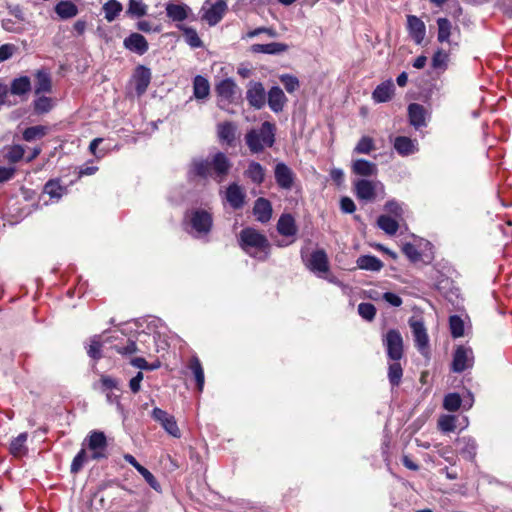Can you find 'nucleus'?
<instances>
[{
    "mask_svg": "<svg viewBox=\"0 0 512 512\" xmlns=\"http://www.w3.org/2000/svg\"><path fill=\"white\" fill-rule=\"evenodd\" d=\"M232 168V162L223 152L215 153L211 159L195 158L190 164L189 174L202 179L212 178L222 183Z\"/></svg>",
    "mask_w": 512,
    "mask_h": 512,
    "instance_id": "nucleus-1",
    "label": "nucleus"
},
{
    "mask_svg": "<svg viewBox=\"0 0 512 512\" xmlns=\"http://www.w3.org/2000/svg\"><path fill=\"white\" fill-rule=\"evenodd\" d=\"M239 243L241 248L252 257L264 261L269 256L271 245L267 237L254 228L242 229L239 235Z\"/></svg>",
    "mask_w": 512,
    "mask_h": 512,
    "instance_id": "nucleus-2",
    "label": "nucleus"
},
{
    "mask_svg": "<svg viewBox=\"0 0 512 512\" xmlns=\"http://www.w3.org/2000/svg\"><path fill=\"white\" fill-rule=\"evenodd\" d=\"M275 124L265 121L258 129H251L245 135V142L253 154L264 151L265 147H272L275 143Z\"/></svg>",
    "mask_w": 512,
    "mask_h": 512,
    "instance_id": "nucleus-3",
    "label": "nucleus"
},
{
    "mask_svg": "<svg viewBox=\"0 0 512 512\" xmlns=\"http://www.w3.org/2000/svg\"><path fill=\"white\" fill-rule=\"evenodd\" d=\"M192 235L196 238L207 236L213 226L212 214L204 209H195L190 214L189 219Z\"/></svg>",
    "mask_w": 512,
    "mask_h": 512,
    "instance_id": "nucleus-4",
    "label": "nucleus"
},
{
    "mask_svg": "<svg viewBox=\"0 0 512 512\" xmlns=\"http://www.w3.org/2000/svg\"><path fill=\"white\" fill-rule=\"evenodd\" d=\"M83 445H87V448L91 451L89 456L92 460H101L108 457L107 447L108 442L106 435L102 431L94 430L86 437Z\"/></svg>",
    "mask_w": 512,
    "mask_h": 512,
    "instance_id": "nucleus-5",
    "label": "nucleus"
},
{
    "mask_svg": "<svg viewBox=\"0 0 512 512\" xmlns=\"http://www.w3.org/2000/svg\"><path fill=\"white\" fill-rule=\"evenodd\" d=\"M408 324L411 328L416 348L424 357H428L429 337L424 322L421 319L411 317Z\"/></svg>",
    "mask_w": 512,
    "mask_h": 512,
    "instance_id": "nucleus-6",
    "label": "nucleus"
},
{
    "mask_svg": "<svg viewBox=\"0 0 512 512\" xmlns=\"http://www.w3.org/2000/svg\"><path fill=\"white\" fill-rule=\"evenodd\" d=\"M202 20L207 22L210 26H215L224 17L227 11V4L225 0H216L212 3L210 0H206L201 8Z\"/></svg>",
    "mask_w": 512,
    "mask_h": 512,
    "instance_id": "nucleus-7",
    "label": "nucleus"
},
{
    "mask_svg": "<svg viewBox=\"0 0 512 512\" xmlns=\"http://www.w3.org/2000/svg\"><path fill=\"white\" fill-rule=\"evenodd\" d=\"M387 356L393 361H399L403 357V338L397 329H390L383 338Z\"/></svg>",
    "mask_w": 512,
    "mask_h": 512,
    "instance_id": "nucleus-8",
    "label": "nucleus"
},
{
    "mask_svg": "<svg viewBox=\"0 0 512 512\" xmlns=\"http://www.w3.org/2000/svg\"><path fill=\"white\" fill-rule=\"evenodd\" d=\"M152 418L159 422L163 429L171 436L175 438L181 437V432L174 416L156 407L152 410Z\"/></svg>",
    "mask_w": 512,
    "mask_h": 512,
    "instance_id": "nucleus-9",
    "label": "nucleus"
},
{
    "mask_svg": "<svg viewBox=\"0 0 512 512\" xmlns=\"http://www.w3.org/2000/svg\"><path fill=\"white\" fill-rule=\"evenodd\" d=\"M246 99L249 105L255 109H261L266 102V92L260 82L250 81L248 83Z\"/></svg>",
    "mask_w": 512,
    "mask_h": 512,
    "instance_id": "nucleus-10",
    "label": "nucleus"
},
{
    "mask_svg": "<svg viewBox=\"0 0 512 512\" xmlns=\"http://www.w3.org/2000/svg\"><path fill=\"white\" fill-rule=\"evenodd\" d=\"M472 350L464 346H458L453 355L452 370L461 373L472 366Z\"/></svg>",
    "mask_w": 512,
    "mask_h": 512,
    "instance_id": "nucleus-11",
    "label": "nucleus"
},
{
    "mask_svg": "<svg viewBox=\"0 0 512 512\" xmlns=\"http://www.w3.org/2000/svg\"><path fill=\"white\" fill-rule=\"evenodd\" d=\"M274 176L277 185L285 190H290L293 186L295 174L285 163H277L274 169Z\"/></svg>",
    "mask_w": 512,
    "mask_h": 512,
    "instance_id": "nucleus-12",
    "label": "nucleus"
},
{
    "mask_svg": "<svg viewBox=\"0 0 512 512\" xmlns=\"http://www.w3.org/2000/svg\"><path fill=\"white\" fill-rule=\"evenodd\" d=\"M151 70L144 65H138L134 71L133 79L135 82V91L138 96L143 95L151 81Z\"/></svg>",
    "mask_w": 512,
    "mask_h": 512,
    "instance_id": "nucleus-13",
    "label": "nucleus"
},
{
    "mask_svg": "<svg viewBox=\"0 0 512 512\" xmlns=\"http://www.w3.org/2000/svg\"><path fill=\"white\" fill-rule=\"evenodd\" d=\"M9 91L10 95L13 97L12 99H16L15 97H19L20 101H25L27 99V95L31 91L30 78L28 76L14 78L11 81Z\"/></svg>",
    "mask_w": 512,
    "mask_h": 512,
    "instance_id": "nucleus-14",
    "label": "nucleus"
},
{
    "mask_svg": "<svg viewBox=\"0 0 512 512\" xmlns=\"http://www.w3.org/2000/svg\"><path fill=\"white\" fill-rule=\"evenodd\" d=\"M123 45L129 51L138 55L145 54L149 49V44L146 38L142 34L136 32L131 33L128 37H126L123 41Z\"/></svg>",
    "mask_w": 512,
    "mask_h": 512,
    "instance_id": "nucleus-15",
    "label": "nucleus"
},
{
    "mask_svg": "<svg viewBox=\"0 0 512 512\" xmlns=\"http://www.w3.org/2000/svg\"><path fill=\"white\" fill-rule=\"evenodd\" d=\"M307 267L313 272L326 273L329 271V261L326 252L318 249L311 253Z\"/></svg>",
    "mask_w": 512,
    "mask_h": 512,
    "instance_id": "nucleus-16",
    "label": "nucleus"
},
{
    "mask_svg": "<svg viewBox=\"0 0 512 512\" xmlns=\"http://www.w3.org/2000/svg\"><path fill=\"white\" fill-rule=\"evenodd\" d=\"M407 28L412 39L417 44H421L426 34V27L424 22L415 15H408Z\"/></svg>",
    "mask_w": 512,
    "mask_h": 512,
    "instance_id": "nucleus-17",
    "label": "nucleus"
},
{
    "mask_svg": "<svg viewBox=\"0 0 512 512\" xmlns=\"http://www.w3.org/2000/svg\"><path fill=\"white\" fill-rule=\"evenodd\" d=\"M236 125L231 121L217 124V136L220 142L234 146L236 140Z\"/></svg>",
    "mask_w": 512,
    "mask_h": 512,
    "instance_id": "nucleus-18",
    "label": "nucleus"
},
{
    "mask_svg": "<svg viewBox=\"0 0 512 512\" xmlns=\"http://www.w3.org/2000/svg\"><path fill=\"white\" fill-rule=\"evenodd\" d=\"M272 212V205L268 199L259 197L255 200L253 214L259 222L267 223L270 221Z\"/></svg>",
    "mask_w": 512,
    "mask_h": 512,
    "instance_id": "nucleus-19",
    "label": "nucleus"
},
{
    "mask_svg": "<svg viewBox=\"0 0 512 512\" xmlns=\"http://www.w3.org/2000/svg\"><path fill=\"white\" fill-rule=\"evenodd\" d=\"M226 200L235 209H241L245 203V193L237 183H231L226 189Z\"/></svg>",
    "mask_w": 512,
    "mask_h": 512,
    "instance_id": "nucleus-20",
    "label": "nucleus"
},
{
    "mask_svg": "<svg viewBox=\"0 0 512 512\" xmlns=\"http://www.w3.org/2000/svg\"><path fill=\"white\" fill-rule=\"evenodd\" d=\"M267 100H268V105H269L270 109L273 112L278 113L283 110L284 105L287 101V98L280 87L273 86L268 91Z\"/></svg>",
    "mask_w": 512,
    "mask_h": 512,
    "instance_id": "nucleus-21",
    "label": "nucleus"
},
{
    "mask_svg": "<svg viewBox=\"0 0 512 512\" xmlns=\"http://www.w3.org/2000/svg\"><path fill=\"white\" fill-rule=\"evenodd\" d=\"M395 86L392 80H387L379 84L372 92V99L376 103H385L391 100L394 94Z\"/></svg>",
    "mask_w": 512,
    "mask_h": 512,
    "instance_id": "nucleus-22",
    "label": "nucleus"
},
{
    "mask_svg": "<svg viewBox=\"0 0 512 512\" xmlns=\"http://www.w3.org/2000/svg\"><path fill=\"white\" fill-rule=\"evenodd\" d=\"M355 194L358 199L372 201L376 196L375 185L370 180H358L355 182Z\"/></svg>",
    "mask_w": 512,
    "mask_h": 512,
    "instance_id": "nucleus-23",
    "label": "nucleus"
},
{
    "mask_svg": "<svg viewBox=\"0 0 512 512\" xmlns=\"http://www.w3.org/2000/svg\"><path fill=\"white\" fill-rule=\"evenodd\" d=\"M277 231L282 236H295L298 229L294 217L288 213L282 214L277 222Z\"/></svg>",
    "mask_w": 512,
    "mask_h": 512,
    "instance_id": "nucleus-24",
    "label": "nucleus"
},
{
    "mask_svg": "<svg viewBox=\"0 0 512 512\" xmlns=\"http://www.w3.org/2000/svg\"><path fill=\"white\" fill-rule=\"evenodd\" d=\"M24 152L21 145L6 146L0 151V163L15 164L23 158Z\"/></svg>",
    "mask_w": 512,
    "mask_h": 512,
    "instance_id": "nucleus-25",
    "label": "nucleus"
},
{
    "mask_svg": "<svg viewBox=\"0 0 512 512\" xmlns=\"http://www.w3.org/2000/svg\"><path fill=\"white\" fill-rule=\"evenodd\" d=\"M289 46L285 43L272 42L268 44H253L250 47L253 53H263L270 55H278L288 50Z\"/></svg>",
    "mask_w": 512,
    "mask_h": 512,
    "instance_id": "nucleus-26",
    "label": "nucleus"
},
{
    "mask_svg": "<svg viewBox=\"0 0 512 512\" xmlns=\"http://www.w3.org/2000/svg\"><path fill=\"white\" fill-rule=\"evenodd\" d=\"M460 455L469 461H473L477 454V444L471 437H462L457 440Z\"/></svg>",
    "mask_w": 512,
    "mask_h": 512,
    "instance_id": "nucleus-27",
    "label": "nucleus"
},
{
    "mask_svg": "<svg viewBox=\"0 0 512 512\" xmlns=\"http://www.w3.org/2000/svg\"><path fill=\"white\" fill-rule=\"evenodd\" d=\"M425 108L418 103H411L408 106L409 122L415 128L425 126Z\"/></svg>",
    "mask_w": 512,
    "mask_h": 512,
    "instance_id": "nucleus-28",
    "label": "nucleus"
},
{
    "mask_svg": "<svg viewBox=\"0 0 512 512\" xmlns=\"http://www.w3.org/2000/svg\"><path fill=\"white\" fill-rule=\"evenodd\" d=\"M236 84L231 78L221 80L215 87V91L219 97L231 102L236 92Z\"/></svg>",
    "mask_w": 512,
    "mask_h": 512,
    "instance_id": "nucleus-29",
    "label": "nucleus"
},
{
    "mask_svg": "<svg viewBox=\"0 0 512 512\" xmlns=\"http://www.w3.org/2000/svg\"><path fill=\"white\" fill-rule=\"evenodd\" d=\"M244 176L250 179L252 183L260 185L265 180V168L260 163L251 161L244 171Z\"/></svg>",
    "mask_w": 512,
    "mask_h": 512,
    "instance_id": "nucleus-30",
    "label": "nucleus"
},
{
    "mask_svg": "<svg viewBox=\"0 0 512 512\" xmlns=\"http://www.w3.org/2000/svg\"><path fill=\"white\" fill-rule=\"evenodd\" d=\"M52 90V81L49 72L45 70H38L35 75V88L36 95L41 93H49Z\"/></svg>",
    "mask_w": 512,
    "mask_h": 512,
    "instance_id": "nucleus-31",
    "label": "nucleus"
},
{
    "mask_svg": "<svg viewBox=\"0 0 512 512\" xmlns=\"http://www.w3.org/2000/svg\"><path fill=\"white\" fill-rule=\"evenodd\" d=\"M357 267L362 270L378 272L384 264L383 262L374 255H362L356 261Z\"/></svg>",
    "mask_w": 512,
    "mask_h": 512,
    "instance_id": "nucleus-32",
    "label": "nucleus"
},
{
    "mask_svg": "<svg viewBox=\"0 0 512 512\" xmlns=\"http://www.w3.org/2000/svg\"><path fill=\"white\" fill-rule=\"evenodd\" d=\"M352 171L356 175L369 177L377 173V166L368 160L357 159L352 164Z\"/></svg>",
    "mask_w": 512,
    "mask_h": 512,
    "instance_id": "nucleus-33",
    "label": "nucleus"
},
{
    "mask_svg": "<svg viewBox=\"0 0 512 512\" xmlns=\"http://www.w3.org/2000/svg\"><path fill=\"white\" fill-rule=\"evenodd\" d=\"M210 94L209 81L201 76L197 75L193 79V95L198 100L206 99Z\"/></svg>",
    "mask_w": 512,
    "mask_h": 512,
    "instance_id": "nucleus-34",
    "label": "nucleus"
},
{
    "mask_svg": "<svg viewBox=\"0 0 512 512\" xmlns=\"http://www.w3.org/2000/svg\"><path fill=\"white\" fill-rule=\"evenodd\" d=\"M188 368L191 370V372L194 375L198 391L201 392L204 387L205 376H204V370H203L202 364L197 356H193L190 359Z\"/></svg>",
    "mask_w": 512,
    "mask_h": 512,
    "instance_id": "nucleus-35",
    "label": "nucleus"
},
{
    "mask_svg": "<svg viewBox=\"0 0 512 512\" xmlns=\"http://www.w3.org/2000/svg\"><path fill=\"white\" fill-rule=\"evenodd\" d=\"M189 7L185 4L168 3L166 14L173 21H183L188 17Z\"/></svg>",
    "mask_w": 512,
    "mask_h": 512,
    "instance_id": "nucleus-36",
    "label": "nucleus"
},
{
    "mask_svg": "<svg viewBox=\"0 0 512 512\" xmlns=\"http://www.w3.org/2000/svg\"><path fill=\"white\" fill-rule=\"evenodd\" d=\"M394 148L398 154L408 156L415 152L414 142L406 136H398L394 140Z\"/></svg>",
    "mask_w": 512,
    "mask_h": 512,
    "instance_id": "nucleus-37",
    "label": "nucleus"
},
{
    "mask_svg": "<svg viewBox=\"0 0 512 512\" xmlns=\"http://www.w3.org/2000/svg\"><path fill=\"white\" fill-rule=\"evenodd\" d=\"M55 12L61 19H70L78 14V7L71 1H60L55 6Z\"/></svg>",
    "mask_w": 512,
    "mask_h": 512,
    "instance_id": "nucleus-38",
    "label": "nucleus"
},
{
    "mask_svg": "<svg viewBox=\"0 0 512 512\" xmlns=\"http://www.w3.org/2000/svg\"><path fill=\"white\" fill-rule=\"evenodd\" d=\"M28 434L26 432L20 433L16 438H14L9 447V451L13 456H21L26 453L27 448L25 443L27 441Z\"/></svg>",
    "mask_w": 512,
    "mask_h": 512,
    "instance_id": "nucleus-39",
    "label": "nucleus"
},
{
    "mask_svg": "<svg viewBox=\"0 0 512 512\" xmlns=\"http://www.w3.org/2000/svg\"><path fill=\"white\" fill-rule=\"evenodd\" d=\"M377 225L389 235H394L399 228L397 220L387 215H380L377 219Z\"/></svg>",
    "mask_w": 512,
    "mask_h": 512,
    "instance_id": "nucleus-40",
    "label": "nucleus"
},
{
    "mask_svg": "<svg viewBox=\"0 0 512 512\" xmlns=\"http://www.w3.org/2000/svg\"><path fill=\"white\" fill-rule=\"evenodd\" d=\"M123 7L122 4L117 0H108L103 5V11L105 14V19L108 22H112L116 19V17L120 14Z\"/></svg>",
    "mask_w": 512,
    "mask_h": 512,
    "instance_id": "nucleus-41",
    "label": "nucleus"
},
{
    "mask_svg": "<svg viewBox=\"0 0 512 512\" xmlns=\"http://www.w3.org/2000/svg\"><path fill=\"white\" fill-rule=\"evenodd\" d=\"M126 14L132 18H140L147 14V5L140 0H129Z\"/></svg>",
    "mask_w": 512,
    "mask_h": 512,
    "instance_id": "nucleus-42",
    "label": "nucleus"
},
{
    "mask_svg": "<svg viewBox=\"0 0 512 512\" xmlns=\"http://www.w3.org/2000/svg\"><path fill=\"white\" fill-rule=\"evenodd\" d=\"M102 342H101V336L100 335H94L90 339V344L87 347V354L90 358H92L94 361L100 360L102 355Z\"/></svg>",
    "mask_w": 512,
    "mask_h": 512,
    "instance_id": "nucleus-43",
    "label": "nucleus"
},
{
    "mask_svg": "<svg viewBox=\"0 0 512 512\" xmlns=\"http://www.w3.org/2000/svg\"><path fill=\"white\" fill-rule=\"evenodd\" d=\"M180 29L183 31L185 41L190 47L201 48L203 46V42L194 28L183 26Z\"/></svg>",
    "mask_w": 512,
    "mask_h": 512,
    "instance_id": "nucleus-44",
    "label": "nucleus"
},
{
    "mask_svg": "<svg viewBox=\"0 0 512 512\" xmlns=\"http://www.w3.org/2000/svg\"><path fill=\"white\" fill-rule=\"evenodd\" d=\"M403 376V369L398 361H394L388 367V379L393 387L399 386Z\"/></svg>",
    "mask_w": 512,
    "mask_h": 512,
    "instance_id": "nucleus-45",
    "label": "nucleus"
},
{
    "mask_svg": "<svg viewBox=\"0 0 512 512\" xmlns=\"http://www.w3.org/2000/svg\"><path fill=\"white\" fill-rule=\"evenodd\" d=\"M438 36L437 39L439 42H446L449 40L451 35V22L447 18H438Z\"/></svg>",
    "mask_w": 512,
    "mask_h": 512,
    "instance_id": "nucleus-46",
    "label": "nucleus"
},
{
    "mask_svg": "<svg viewBox=\"0 0 512 512\" xmlns=\"http://www.w3.org/2000/svg\"><path fill=\"white\" fill-rule=\"evenodd\" d=\"M450 332L453 338H459L464 335V322L458 315H452L449 318Z\"/></svg>",
    "mask_w": 512,
    "mask_h": 512,
    "instance_id": "nucleus-47",
    "label": "nucleus"
},
{
    "mask_svg": "<svg viewBox=\"0 0 512 512\" xmlns=\"http://www.w3.org/2000/svg\"><path fill=\"white\" fill-rule=\"evenodd\" d=\"M33 105L36 114H44L52 109L53 102L50 97L40 96L34 100Z\"/></svg>",
    "mask_w": 512,
    "mask_h": 512,
    "instance_id": "nucleus-48",
    "label": "nucleus"
},
{
    "mask_svg": "<svg viewBox=\"0 0 512 512\" xmlns=\"http://www.w3.org/2000/svg\"><path fill=\"white\" fill-rule=\"evenodd\" d=\"M46 134V127L37 125L31 126L24 130L23 139L27 142L33 141L35 139L42 138Z\"/></svg>",
    "mask_w": 512,
    "mask_h": 512,
    "instance_id": "nucleus-49",
    "label": "nucleus"
},
{
    "mask_svg": "<svg viewBox=\"0 0 512 512\" xmlns=\"http://www.w3.org/2000/svg\"><path fill=\"white\" fill-rule=\"evenodd\" d=\"M279 79L288 93H293L300 87V82L294 75L282 74L280 75Z\"/></svg>",
    "mask_w": 512,
    "mask_h": 512,
    "instance_id": "nucleus-50",
    "label": "nucleus"
},
{
    "mask_svg": "<svg viewBox=\"0 0 512 512\" xmlns=\"http://www.w3.org/2000/svg\"><path fill=\"white\" fill-rule=\"evenodd\" d=\"M374 149L375 145L373 139L369 136H363L356 144L354 152L358 154H369Z\"/></svg>",
    "mask_w": 512,
    "mask_h": 512,
    "instance_id": "nucleus-51",
    "label": "nucleus"
},
{
    "mask_svg": "<svg viewBox=\"0 0 512 512\" xmlns=\"http://www.w3.org/2000/svg\"><path fill=\"white\" fill-rule=\"evenodd\" d=\"M461 397L457 393H449L445 396L443 406L447 411H457L461 406Z\"/></svg>",
    "mask_w": 512,
    "mask_h": 512,
    "instance_id": "nucleus-52",
    "label": "nucleus"
},
{
    "mask_svg": "<svg viewBox=\"0 0 512 512\" xmlns=\"http://www.w3.org/2000/svg\"><path fill=\"white\" fill-rule=\"evenodd\" d=\"M376 312H377V310H376L375 306L371 303L362 302L358 305L359 315L367 321L374 320V318L376 316Z\"/></svg>",
    "mask_w": 512,
    "mask_h": 512,
    "instance_id": "nucleus-53",
    "label": "nucleus"
},
{
    "mask_svg": "<svg viewBox=\"0 0 512 512\" xmlns=\"http://www.w3.org/2000/svg\"><path fill=\"white\" fill-rule=\"evenodd\" d=\"M87 459H88V455H87L86 449L82 448L72 460L71 467H70L71 473H73V474L78 473L83 468V465Z\"/></svg>",
    "mask_w": 512,
    "mask_h": 512,
    "instance_id": "nucleus-54",
    "label": "nucleus"
},
{
    "mask_svg": "<svg viewBox=\"0 0 512 512\" xmlns=\"http://www.w3.org/2000/svg\"><path fill=\"white\" fill-rule=\"evenodd\" d=\"M9 88L6 84L0 81V105L1 106H15L19 103L18 100L12 99L10 96Z\"/></svg>",
    "mask_w": 512,
    "mask_h": 512,
    "instance_id": "nucleus-55",
    "label": "nucleus"
},
{
    "mask_svg": "<svg viewBox=\"0 0 512 512\" xmlns=\"http://www.w3.org/2000/svg\"><path fill=\"white\" fill-rule=\"evenodd\" d=\"M63 188L57 180H49L44 186V192L51 198H60Z\"/></svg>",
    "mask_w": 512,
    "mask_h": 512,
    "instance_id": "nucleus-56",
    "label": "nucleus"
},
{
    "mask_svg": "<svg viewBox=\"0 0 512 512\" xmlns=\"http://www.w3.org/2000/svg\"><path fill=\"white\" fill-rule=\"evenodd\" d=\"M402 252L413 263L418 262L421 259V253L412 243H405L402 246Z\"/></svg>",
    "mask_w": 512,
    "mask_h": 512,
    "instance_id": "nucleus-57",
    "label": "nucleus"
},
{
    "mask_svg": "<svg viewBox=\"0 0 512 512\" xmlns=\"http://www.w3.org/2000/svg\"><path fill=\"white\" fill-rule=\"evenodd\" d=\"M448 54L443 50H438L432 57V67L434 69H445L447 67Z\"/></svg>",
    "mask_w": 512,
    "mask_h": 512,
    "instance_id": "nucleus-58",
    "label": "nucleus"
},
{
    "mask_svg": "<svg viewBox=\"0 0 512 512\" xmlns=\"http://www.w3.org/2000/svg\"><path fill=\"white\" fill-rule=\"evenodd\" d=\"M438 426L443 432H452L456 429V419L454 416H442L438 421Z\"/></svg>",
    "mask_w": 512,
    "mask_h": 512,
    "instance_id": "nucleus-59",
    "label": "nucleus"
},
{
    "mask_svg": "<svg viewBox=\"0 0 512 512\" xmlns=\"http://www.w3.org/2000/svg\"><path fill=\"white\" fill-rule=\"evenodd\" d=\"M384 209L388 213L394 215L395 217H401L403 214L402 206L396 200L387 201L386 204L384 205Z\"/></svg>",
    "mask_w": 512,
    "mask_h": 512,
    "instance_id": "nucleus-60",
    "label": "nucleus"
},
{
    "mask_svg": "<svg viewBox=\"0 0 512 512\" xmlns=\"http://www.w3.org/2000/svg\"><path fill=\"white\" fill-rule=\"evenodd\" d=\"M114 349L117 353L122 355H131L138 351L136 343L132 340H128L125 346L115 345Z\"/></svg>",
    "mask_w": 512,
    "mask_h": 512,
    "instance_id": "nucleus-61",
    "label": "nucleus"
},
{
    "mask_svg": "<svg viewBox=\"0 0 512 512\" xmlns=\"http://www.w3.org/2000/svg\"><path fill=\"white\" fill-rule=\"evenodd\" d=\"M267 34L269 37L271 38H276L278 37V33L275 29L273 28H270V27H258L254 30H251L247 33V37L248 38H253V37H256L258 36L259 34Z\"/></svg>",
    "mask_w": 512,
    "mask_h": 512,
    "instance_id": "nucleus-62",
    "label": "nucleus"
},
{
    "mask_svg": "<svg viewBox=\"0 0 512 512\" xmlns=\"http://www.w3.org/2000/svg\"><path fill=\"white\" fill-rule=\"evenodd\" d=\"M340 209L343 213L352 214L356 210V205L350 197H342L340 200Z\"/></svg>",
    "mask_w": 512,
    "mask_h": 512,
    "instance_id": "nucleus-63",
    "label": "nucleus"
},
{
    "mask_svg": "<svg viewBox=\"0 0 512 512\" xmlns=\"http://www.w3.org/2000/svg\"><path fill=\"white\" fill-rule=\"evenodd\" d=\"M145 481L157 492H161V485L155 478V476L146 468L141 474Z\"/></svg>",
    "mask_w": 512,
    "mask_h": 512,
    "instance_id": "nucleus-64",
    "label": "nucleus"
}]
</instances>
